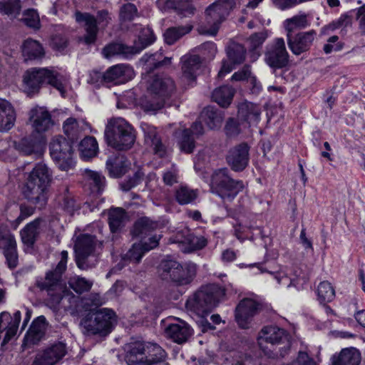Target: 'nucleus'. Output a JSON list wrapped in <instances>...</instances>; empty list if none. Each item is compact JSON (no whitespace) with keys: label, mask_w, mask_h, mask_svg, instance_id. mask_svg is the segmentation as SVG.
I'll return each mask as SVG.
<instances>
[{"label":"nucleus","mask_w":365,"mask_h":365,"mask_svg":"<svg viewBox=\"0 0 365 365\" xmlns=\"http://www.w3.org/2000/svg\"><path fill=\"white\" fill-rule=\"evenodd\" d=\"M104 135L108 145L118 150L130 149L135 140L133 128L123 118L110 119Z\"/></svg>","instance_id":"20e7f679"},{"label":"nucleus","mask_w":365,"mask_h":365,"mask_svg":"<svg viewBox=\"0 0 365 365\" xmlns=\"http://www.w3.org/2000/svg\"><path fill=\"white\" fill-rule=\"evenodd\" d=\"M128 365H168L165 350L156 343L136 341L125 346Z\"/></svg>","instance_id":"f03ea898"},{"label":"nucleus","mask_w":365,"mask_h":365,"mask_svg":"<svg viewBox=\"0 0 365 365\" xmlns=\"http://www.w3.org/2000/svg\"><path fill=\"white\" fill-rule=\"evenodd\" d=\"M76 21L78 23H84L86 34L84 41L87 44L93 43L96 41L98 32V26L96 17L88 13H81L76 11L75 13Z\"/></svg>","instance_id":"393cba45"},{"label":"nucleus","mask_w":365,"mask_h":365,"mask_svg":"<svg viewBox=\"0 0 365 365\" xmlns=\"http://www.w3.org/2000/svg\"><path fill=\"white\" fill-rule=\"evenodd\" d=\"M227 54L233 64H240L245 59L246 49L240 43H232L227 48Z\"/></svg>","instance_id":"3c124183"},{"label":"nucleus","mask_w":365,"mask_h":365,"mask_svg":"<svg viewBox=\"0 0 365 365\" xmlns=\"http://www.w3.org/2000/svg\"><path fill=\"white\" fill-rule=\"evenodd\" d=\"M70 287L77 293H83L91 289L93 282L84 277H74L69 280Z\"/></svg>","instance_id":"bf43d9fd"},{"label":"nucleus","mask_w":365,"mask_h":365,"mask_svg":"<svg viewBox=\"0 0 365 365\" xmlns=\"http://www.w3.org/2000/svg\"><path fill=\"white\" fill-rule=\"evenodd\" d=\"M22 53L26 60H36L41 58L45 53L42 45L37 41L28 38L22 46Z\"/></svg>","instance_id":"e433bc0d"},{"label":"nucleus","mask_w":365,"mask_h":365,"mask_svg":"<svg viewBox=\"0 0 365 365\" xmlns=\"http://www.w3.org/2000/svg\"><path fill=\"white\" fill-rule=\"evenodd\" d=\"M149 89L151 93L165 101L173 102L175 95L176 86L174 81L168 76H156L153 78Z\"/></svg>","instance_id":"2eb2a0df"},{"label":"nucleus","mask_w":365,"mask_h":365,"mask_svg":"<svg viewBox=\"0 0 365 365\" xmlns=\"http://www.w3.org/2000/svg\"><path fill=\"white\" fill-rule=\"evenodd\" d=\"M29 182H51L53 180L52 170L44 163H37L29 173Z\"/></svg>","instance_id":"c9c22d12"},{"label":"nucleus","mask_w":365,"mask_h":365,"mask_svg":"<svg viewBox=\"0 0 365 365\" xmlns=\"http://www.w3.org/2000/svg\"><path fill=\"white\" fill-rule=\"evenodd\" d=\"M361 354L355 348L343 349L338 355L332 356V365H359Z\"/></svg>","instance_id":"7c9ffc66"},{"label":"nucleus","mask_w":365,"mask_h":365,"mask_svg":"<svg viewBox=\"0 0 365 365\" xmlns=\"http://www.w3.org/2000/svg\"><path fill=\"white\" fill-rule=\"evenodd\" d=\"M16 149L24 155L35 154L41 155L42 153L41 143L35 138L29 137L21 139L16 145Z\"/></svg>","instance_id":"58836bf2"},{"label":"nucleus","mask_w":365,"mask_h":365,"mask_svg":"<svg viewBox=\"0 0 365 365\" xmlns=\"http://www.w3.org/2000/svg\"><path fill=\"white\" fill-rule=\"evenodd\" d=\"M257 341L259 347L263 351L267 353L264 343H269L271 345L284 344V347L289 348V336L287 331L278 327L267 326L261 329L257 337Z\"/></svg>","instance_id":"9b49d317"},{"label":"nucleus","mask_w":365,"mask_h":365,"mask_svg":"<svg viewBox=\"0 0 365 365\" xmlns=\"http://www.w3.org/2000/svg\"><path fill=\"white\" fill-rule=\"evenodd\" d=\"M165 333L168 338L180 344L188 340L192 334V329L186 322L178 319L176 322L171 323L167 327Z\"/></svg>","instance_id":"4be33fe9"},{"label":"nucleus","mask_w":365,"mask_h":365,"mask_svg":"<svg viewBox=\"0 0 365 365\" xmlns=\"http://www.w3.org/2000/svg\"><path fill=\"white\" fill-rule=\"evenodd\" d=\"M264 61L274 71L286 68L289 63V55L282 38H276L267 45Z\"/></svg>","instance_id":"1a4fd4ad"},{"label":"nucleus","mask_w":365,"mask_h":365,"mask_svg":"<svg viewBox=\"0 0 365 365\" xmlns=\"http://www.w3.org/2000/svg\"><path fill=\"white\" fill-rule=\"evenodd\" d=\"M64 133L67 135L72 143L76 141L78 138L82 128L76 118H68L65 120L63 125Z\"/></svg>","instance_id":"864d4df0"},{"label":"nucleus","mask_w":365,"mask_h":365,"mask_svg":"<svg viewBox=\"0 0 365 365\" xmlns=\"http://www.w3.org/2000/svg\"><path fill=\"white\" fill-rule=\"evenodd\" d=\"M42 222V219L36 218L26 225L21 231V240L24 244L29 246H31L34 244L40 232V225Z\"/></svg>","instance_id":"a19ab883"},{"label":"nucleus","mask_w":365,"mask_h":365,"mask_svg":"<svg viewBox=\"0 0 365 365\" xmlns=\"http://www.w3.org/2000/svg\"><path fill=\"white\" fill-rule=\"evenodd\" d=\"M140 106L145 112H156L164 106H171L170 101H165L164 98H160L158 96L150 93L149 96H145L140 99Z\"/></svg>","instance_id":"79ce46f5"},{"label":"nucleus","mask_w":365,"mask_h":365,"mask_svg":"<svg viewBox=\"0 0 365 365\" xmlns=\"http://www.w3.org/2000/svg\"><path fill=\"white\" fill-rule=\"evenodd\" d=\"M49 150L52 159L59 169L68 171L74 167L73 149L71 140L61 135L56 136L50 143Z\"/></svg>","instance_id":"6e6552de"},{"label":"nucleus","mask_w":365,"mask_h":365,"mask_svg":"<svg viewBox=\"0 0 365 365\" xmlns=\"http://www.w3.org/2000/svg\"><path fill=\"white\" fill-rule=\"evenodd\" d=\"M0 249L3 250L9 267H16L19 260L16 240L6 227L2 225H0Z\"/></svg>","instance_id":"f8f14e48"},{"label":"nucleus","mask_w":365,"mask_h":365,"mask_svg":"<svg viewBox=\"0 0 365 365\" xmlns=\"http://www.w3.org/2000/svg\"><path fill=\"white\" fill-rule=\"evenodd\" d=\"M29 120L37 133L48 130L53 125L50 113L43 107H35L30 111Z\"/></svg>","instance_id":"412c9836"},{"label":"nucleus","mask_w":365,"mask_h":365,"mask_svg":"<svg viewBox=\"0 0 365 365\" xmlns=\"http://www.w3.org/2000/svg\"><path fill=\"white\" fill-rule=\"evenodd\" d=\"M249 146L241 143L230 150L227 161L235 171L242 170L249 162Z\"/></svg>","instance_id":"b1692460"},{"label":"nucleus","mask_w":365,"mask_h":365,"mask_svg":"<svg viewBox=\"0 0 365 365\" xmlns=\"http://www.w3.org/2000/svg\"><path fill=\"white\" fill-rule=\"evenodd\" d=\"M19 0H9L6 2L0 1V12L8 16H16L19 14Z\"/></svg>","instance_id":"052dcab7"},{"label":"nucleus","mask_w":365,"mask_h":365,"mask_svg":"<svg viewBox=\"0 0 365 365\" xmlns=\"http://www.w3.org/2000/svg\"><path fill=\"white\" fill-rule=\"evenodd\" d=\"M24 21L27 26L33 29H38L40 26L39 16L34 9H29L25 12Z\"/></svg>","instance_id":"0e129e2a"},{"label":"nucleus","mask_w":365,"mask_h":365,"mask_svg":"<svg viewBox=\"0 0 365 365\" xmlns=\"http://www.w3.org/2000/svg\"><path fill=\"white\" fill-rule=\"evenodd\" d=\"M165 9L175 11L182 16H189L194 14L195 8L190 0H165Z\"/></svg>","instance_id":"4c0bfd02"},{"label":"nucleus","mask_w":365,"mask_h":365,"mask_svg":"<svg viewBox=\"0 0 365 365\" xmlns=\"http://www.w3.org/2000/svg\"><path fill=\"white\" fill-rule=\"evenodd\" d=\"M197 266L194 263H186L182 265L179 263L178 272L173 282L178 286L189 284L195 277Z\"/></svg>","instance_id":"2f4dec72"},{"label":"nucleus","mask_w":365,"mask_h":365,"mask_svg":"<svg viewBox=\"0 0 365 365\" xmlns=\"http://www.w3.org/2000/svg\"><path fill=\"white\" fill-rule=\"evenodd\" d=\"M173 243L186 244L187 247L184 250V252H191L196 250H201L207 245V239L203 236H197L190 233V230L184 229L178 232L176 236L170 238Z\"/></svg>","instance_id":"aec40b11"},{"label":"nucleus","mask_w":365,"mask_h":365,"mask_svg":"<svg viewBox=\"0 0 365 365\" xmlns=\"http://www.w3.org/2000/svg\"><path fill=\"white\" fill-rule=\"evenodd\" d=\"M133 46H128L121 43L111 42L106 45L102 51V56L107 59L114 57L128 58L133 54L137 53Z\"/></svg>","instance_id":"a878e982"},{"label":"nucleus","mask_w":365,"mask_h":365,"mask_svg":"<svg viewBox=\"0 0 365 365\" xmlns=\"http://www.w3.org/2000/svg\"><path fill=\"white\" fill-rule=\"evenodd\" d=\"M180 133L181 137L179 140L180 150L186 153H192L195 148V141L191 130L185 128Z\"/></svg>","instance_id":"4d7b16f0"},{"label":"nucleus","mask_w":365,"mask_h":365,"mask_svg":"<svg viewBox=\"0 0 365 365\" xmlns=\"http://www.w3.org/2000/svg\"><path fill=\"white\" fill-rule=\"evenodd\" d=\"M157 227V224L148 218H141L134 225L133 235L135 237L143 238L148 236L150 232Z\"/></svg>","instance_id":"09e8293b"},{"label":"nucleus","mask_w":365,"mask_h":365,"mask_svg":"<svg viewBox=\"0 0 365 365\" xmlns=\"http://www.w3.org/2000/svg\"><path fill=\"white\" fill-rule=\"evenodd\" d=\"M48 184H26L23 188L25 197L38 207H43L48 199Z\"/></svg>","instance_id":"6ab92c4d"},{"label":"nucleus","mask_w":365,"mask_h":365,"mask_svg":"<svg viewBox=\"0 0 365 365\" xmlns=\"http://www.w3.org/2000/svg\"><path fill=\"white\" fill-rule=\"evenodd\" d=\"M128 162L123 156H113L108 158L106 161V169L111 178H119L127 172Z\"/></svg>","instance_id":"473e14b6"},{"label":"nucleus","mask_w":365,"mask_h":365,"mask_svg":"<svg viewBox=\"0 0 365 365\" xmlns=\"http://www.w3.org/2000/svg\"><path fill=\"white\" fill-rule=\"evenodd\" d=\"M277 283L285 287H295L299 276L297 270L290 268H284L272 274Z\"/></svg>","instance_id":"ea45409f"},{"label":"nucleus","mask_w":365,"mask_h":365,"mask_svg":"<svg viewBox=\"0 0 365 365\" xmlns=\"http://www.w3.org/2000/svg\"><path fill=\"white\" fill-rule=\"evenodd\" d=\"M127 216L125 210L120 207L111 209L109 212L108 222L112 232L120 231L125 225Z\"/></svg>","instance_id":"a18cd8bd"},{"label":"nucleus","mask_w":365,"mask_h":365,"mask_svg":"<svg viewBox=\"0 0 365 365\" xmlns=\"http://www.w3.org/2000/svg\"><path fill=\"white\" fill-rule=\"evenodd\" d=\"M182 76L189 82L196 79L197 72L201 67L200 58L197 55L185 56L182 58Z\"/></svg>","instance_id":"c756f323"},{"label":"nucleus","mask_w":365,"mask_h":365,"mask_svg":"<svg viewBox=\"0 0 365 365\" xmlns=\"http://www.w3.org/2000/svg\"><path fill=\"white\" fill-rule=\"evenodd\" d=\"M261 110L259 107L250 102H245L240 105L238 115L240 118L250 125L257 123L259 120Z\"/></svg>","instance_id":"f704fd0d"},{"label":"nucleus","mask_w":365,"mask_h":365,"mask_svg":"<svg viewBox=\"0 0 365 365\" xmlns=\"http://www.w3.org/2000/svg\"><path fill=\"white\" fill-rule=\"evenodd\" d=\"M160 235H155L148 238V242L134 243L124 255L123 259L138 263L148 251L158 247Z\"/></svg>","instance_id":"f3484780"},{"label":"nucleus","mask_w":365,"mask_h":365,"mask_svg":"<svg viewBox=\"0 0 365 365\" xmlns=\"http://www.w3.org/2000/svg\"><path fill=\"white\" fill-rule=\"evenodd\" d=\"M198 196L197 190L187 186H181L175 192V199L180 205L192 203Z\"/></svg>","instance_id":"603ef678"},{"label":"nucleus","mask_w":365,"mask_h":365,"mask_svg":"<svg viewBox=\"0 0 365 365\" xmlns=\"http://www.w3.org/2000/svg\"><path fill=\"white\" fill-rule=\"evenodd\" d=\"M261 304L259 297L252 293L242 298L235 309V319L240 327L249 329L254 317L259 312Z\"/></svg>","instance_id":"9d476101"},{"label":"nucleus","mask_w":365,"mask_h":365,"mask_svg":"<svg viewBox=\"0 0 365 365\" xmlns=\"http://www.w3.org/2000/svg\"><path fill=\"white\" fill-rule=\"evenodd\" d=\"M96 240L92 235H81L78 237L74 250L76 264L80 269H87L89 267L86 259L93 252Z\"/></svg>","instance_id":"4468645a"},{"label":"nucleus","mask_w":365,"mask_h":365,"mask_svg":"<svg viewBox=\"0 0 365 365\" xmlns=\"http://www.w3.org/2000/svg\"><path fill=\"white\" fill-rule=\"evenodd\" d=\"M65 77L54 68H31L24 75V83L29 93L37 92L43 83L56 88L64 97L66 94Z\"/></svg>","instance_id":"7ed1b4c3"},{"label":"nucleus","mask_w":365,"mask_h":365,"mask_svg":"<svg viewBox=\"0 0 365 365\" xmlns=\"http://www.w3.org/2000/svg\"><path fill=\"white\" fill-rule=\"evenodd\" d=\"M108 86L110 85L123 84L131 80L134 76V71L128 64L120 63L108 68L106 71Z\"/></svg>","instance_id":"a211bd4d"},{"label":"nucleus","mask_w":365,"mask_h":365,"mask_svg":"<svg viewBox=\"0 0 365 365\" xmlns=\"http://www.w3.org/2000/svg\"><path fill=\"white\" fill-rule=\"evenodd\" d=\"M155 40V35L150 28H143L138 36V42L140 44V46H133L137 53H139L143 49L145 48L147 46L152 44Z\"/></svg>","instance_id":"13d9d810"},{"label":"nucleus","mask_w":365,"mask_h":365,"mask_svg":"<svg viewBox=\"0 0 365 365\" xmlns=\"http://www.w3.org/2000/svg\"><path fill=\"white\" fill-rule=\"evenodd\" d=\"M20 320L21 312L19 311H16L13 317L6 312H3L0 314V334L4 330H6V334L3 339L2 345L8 343L16 334Z\"/></svg>","instance_id":"5701e85b"},{"label":"nucleus","mask_w":365,"mask_h":365,"mask_svg":"<svg viewBox=\"0 0 365 365\" xmlns=\"http://www.w3.org/2000/svg\"><path fill=\"white\" fill-rule=\"evenodd\" d=\"M212 182H235L229 175L227 168H221L213 172L211 176Z\"/></svg>","instance_id":"e2e57ef3"},{"label":"nucleus","mask_w":365,"mask_h":365,"mask_svg":"<svg viewBox=\"0 0 365 365\" xmlns=\"http://www.w3.org/2000/svg\"><path fill=\"white\" fill-rule=\"evenodd\" d=\"M78 150L81 158L85 160H89L95 157L98 153V145L96 138L93 136L84 138L79 143Z\"/></svg>","instance_id":"37998d69"},{"label":"nucleus","mask_w":365,"mask_h":365,"mask_svg":"<svg viewBox=\"0 0 365 365\" xmlns=\"http://www.w3.org/2000/svg\"><path fill=\"white\" fill-rule=\"evenodd\" d=\"M192 29V26L190 24L170 27L164 33L165 41L166 43L172 45L183 36L190 33Z\"/></svg>","instance_id":"49530a36"},{"label":"nucleus","mask_w":365,"mask_h":365,"mask_svg":"<svg viewBox=\"0 0 365 365\" xmlns=\"http://www.w3.org/2000/svg\"><path fill=\"white\" fill-rule=\"evenodd\" d=\"M234 5L233 0H217L210 5L205 10V21L199 28L200 33L211 36L216 35L220 25Z\"/></svg>","instance_id":"423d86ee"},{"label":"nucleus","mask_w":365,"mask_h":365,"mask_svg":"<svg viewBox=\"0 0 365 365\" xmlns=\"http://www.w3.org/2000/svg\"><path fill=\"white\" fill-rule=\"evenodd\" d=\"M235 91L231 86H223L214 90L212 99L222 107H227L232 102Z\"/></svg>","instance_id":"c03bdc74"},{"label":"nucleus","mask_w":365,"mask_h":365,"mask_svg":"<svg viewBox=\"0 0 365 365\" xmlns=\"http://www.w3.org/2000/svg\"><path fill=\"white\" fill-rule=\"evenodd\" d=\"M106 72H101L98 71H92L89 74L88 82L93 84L96 87L105 85L108 86L107 80L106 79Z\"/></svg>","instance_id":"69168bd1"},{"label":"nucleus","mask_w":365,"mask_h":365,"mask_svg":"<svg viewBox=\"0 0 365 365\" xmlns=\"http://www.w3.org/2000/svg\"><path fill=\"white\" fill-rule=\"evenodd\" d=\"M307 25V19L305 15L294 16L292 18L286 19L284 22L287 34H292L296 29H304Z\"/></svg>","instance_id":"6e6d98bb"},{"label":"nucleus","mask_w":365,"mask_h":365,"mask_svg":"<svg viewBox=\"0 0 365 365\" xmlns=\"http://www.w3.org/2000/svg\"><path fill=\"white\" fill-rule=\"evenodd\" d=\"M67 259L68 252L63 250L56 269L48 272L44 278L38 279L36 284L41 290L46 291L47 302L51 307L62 308L74 314L80 311L79 297L68 290L61 280L62 273L66 269Z\"/></svg>","instance_id":"f257e3e1"},{"label":"nucleus","mask_w":365,"mask_h":365,"mask_svg":"<svg viewBox=\"0 0 365 365\" xmlns=\"http://www.w3.org/2000/svg\"><path fill=\"white\" fill-rule=\"evenodd\" d=\"M47 327L46 319L43 316L38 317L31 324L24 337L26 344H35L40 341L45 334Z\"/></svg>","instance_id":"bb28decb"},{"label":"nucleus","mask_w":365,"mask_h":365,"mask_svg":"<svg viewBox=\"0 0 365 365\" xmlns=\"http://www.w3.org/2000/svg\"><path fill=\"white\" fill-rule=\"evenodd\" d=\"M200 119L210 129H215L221 126L223 120V113L215 107L207 106L202 111Z\"/></svg>","instance_id":"72a5a7b5"},{"label":"nucleus","mask_w":365,"mask_h":365,"mask_svg":"<svg viewBox=\"0 0 365 365\" xmlns=\"http://www.w3.org/2000/svg\"><path fill=\"white\" fill-rule=\"evenodd\" d=\"M116 323L115 312L107 308L88 314L81 322L86 334L106 336L111 332Z\"/></svg>","instance_id":"39448f33"},{"label":"nucleus","mask_w":365,"mask_h":365,"mask_svg":"<svg viewBox=\"0 0 365 365\" xmlns=\"http://www.w3.org/2000/svg\"><path fill=\"white\" fill-rule=\"evenodd\" d=\"M317 296L320 303L330 302L335 297V291L329 282H322L317 287Z\"/></svg>","instance_id":"5fc2aeb1"},{"label":"nucleus","mask_w":365,"mask_h":365,"mask_svg":"<svg viewBox=\"0 0 365 365\" xmlns=\"http://www.w3.org/2000/svg\"><path fill=\"white\" fill-rule=\"evenodd\" d=\"M267 34L264 32L255 33L251 35L248 39L250 50L255 51L259 48L267 38Z\"/></svg>","instance_id":"338daca9"},{"label":"nucleus","mask_w":365,"mask_h":365,"mask_svg":"<svg viewBox=\"0 0 365 365\" xmlns=\"http://www.w3.org/2000/svg\"><path fill=\"white\" fill-rule=\"evenodd\" d=\"M138 14L136 6L130 3H128L121 6L120 10V18L122 21H131Z\"/></svg>","instance_id":"680f3d73"},{"label":"nucleus","mask_w":365,"mask_h":365,"mask_svg":"<svg viewBox=\"0 0 365 365\" xmlns=\"http://www.w3.org/2000/svg\"><path fill=\"white\" fill-rule=\"evenodd\" d=\"M239 184H211L210 190L212 192L220 196L222 199L231 200L238 193L240 188Z\"/></svg>","instance_id":"de8ad7c7"},{"label":"nucleus","mask_w":365,"mask_h":365,"mask_svg":"<svg viewBox=\"0 0 365 365\" xmlns=\"http://www.w3.org/2000/svg\"><path fill=\"white\" fill-rule=\"evenodd\" d=\"M141 127L144 132L146 143L153 147L155 154L163 157L165 155L166 149L156 130V128L148 124H143Z\"/></svg>","instance_id":"cd10ccee"},{"label":"nucleus","mask_w":365,"mask_h":365,"mask_svg":"<svg viewBox=\"0 0 365 365\" xmlns=\"http://www.w3.org/2000/svg\"><path fill=\"white\" fill-rule=\"evenodd\" d=\"M349 23L348 17L346 16H341L336 21H332L328 25L322 28L321 34L322 35L327 34L329 31H334L341 26H346Z\"/></svg>","instance_id":"774afa93"},{"label":"nucleus","mask_w":365,"mask_h":365,"mask_svg":"<svg viewBox=\"0 0 365 365\" xmlns=\"http://www.w3.org/2000/svg\"><path fill=\"white\" fill-rule=\"evenodd\" d=\"M218 291L213 285L202 287L190 296L185 307L188 312L205 317L218 303Z\"/></svg>","instance_id":"0eeeda50"},{"label":"nucleus","mask_w":365,"mask_h":365,"mask_svg":"<svg viewBox=\"0 0 365 365\" xmlns=\"http://www.w3.org/2000/svg\"><path fill=\"white\" fill-rule=\"evenodd\" d=\"M66 346L63 342L52 344L38 353L31 365H54L66 354Z\"/></svg>","instance_id":"dca6fc26"},{"label":"nucleus","mask_w":365,"mask_h":365,"mask_svg":"<svg viewBox=\"0 0 365 365\" xmlns=\"http://www.w3.org/2000/svg\"><path fill=\"white\" fill-rule=\"evenodd\" d=\"M16 113L11 104L4 99H0V131H7L14 125Z\"/></svg>","instance_id":"c85d7f7f"},{"label":"nucleus","mask_w":365,"mask_h":365,"mask_svg":"<svg viewBox=\"0 0 365 365\" xmlns=\"http://www.w3.org/2000/svg\"><path fill=\"white\" fill-rule=\"evenodd\" d=\"M178 266L179 262L175 260L164 259L159 265L158 272L163 279L173 282Z\"/></svg>","instance_id":"8fccbe9b"},{"label":"nucleus","mask_w":365,"mask_h":365,"mask_svg":"<svg viewBox=\"0 0 365 365\" xmlns=\"http://www.w3.org/2000/svg\"><path fill=\"white\" fill-rule=\"evenodd\" d=\"M317 36L315 30L299 32L294 36L292 34H287L288 47L293 54L299 56L308 51Z\"/></svg>","instance_id":"ddd939ff"}]
</instances>
